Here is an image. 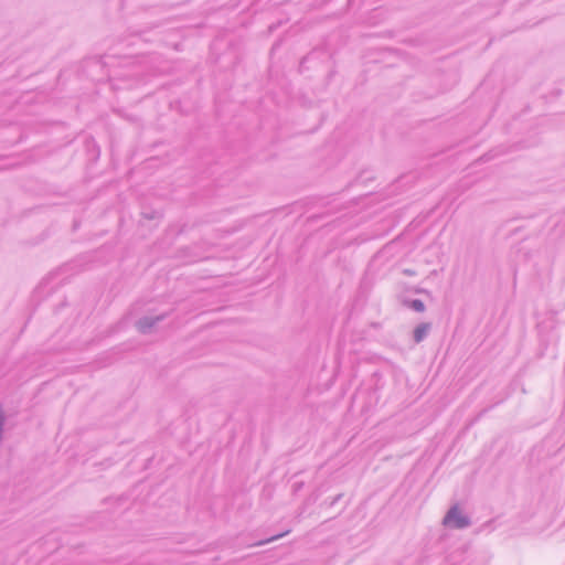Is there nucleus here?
<instances>
[{
  "label": "nucleus",
  "instance_id": "f257e3e1",
  "mask_svg": "<svg viewBox=\"0 0 565 565\" xmlns=\"http://www.w3.org/2000/svg\"><path fill=\"white\" fill-rule=\"evenodd\" d=\"M444 523L447 526L459 529L468 525V520L457 508H452L445 516Z\"/></svg>",
  "mask_w": 565,
  "mask_h": 565
},
{
  "label": "nucleus",
  "instance_id": "f03ea898",
  "mask_svg": "<svg viewBox=\"0 0 565 565\" xmlns=\"http://www.w3.org/2000/svg\"><path fill=\"white\" fill-rule=\"evenodd\" d=\"M428 329H429L428 324H422V326H418L415 329L414 338H415L416 342H420L424 339V337L426 335Z\"/></svg>",
  "mask_w": 565,
  "mask_h": 565
},
{
  "label": "nucleus",
  "instance_id": "7ed1b4c3",
  "mask_svg": "<svg viewBox=\"0 0 565 565\" xmlns=\"http://www.w3.org/2000/svg\"><path fill=\"white\" fill-rule=\"evenodd\" d=\"M412 306L417 311H423L424 310V303L420 300H414Z\"/></svg>",
  "mask_w": 565,
  "mask_h": 565
}]
</instances>
